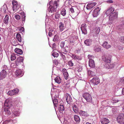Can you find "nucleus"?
Returning a JSON list of instances; mask_svg holds the SVG:
<instances>
[{
  "label": "nucleus",
  "instance_id": "nucleus-1",
  "mask_svg": "<svg viewBox=\"0 0 124 124\" xmlns=\"http://www.w3.org/2000/svg\"><path fill=\"white\" fill-rule=\"evenodd\" d=\"M11 106V104L8 100H6L4 106V111L6 114L9 115L11 114L10 109Z\"/></svg>",
  "mask_w": 124,
  "mask_h": 124
},
{
  "label": "nucleus",
  "instance_id": "nucleus-2",
  "mask_svg": "<svg viewBox=\"0 0 124 124\" xmlns=\"http://www.w3.org/2000/svg\"><path fill=\"white\" fill-rule=\"evenodd\" d=\"M83 97L87 102L91 103L92 102V99L91 94L88 93H84L82 95Z\"/></svg>",
  "mask_w": 124,
  "mask_h": 124
},
{
  "label": "nucleus",
  "instance_id": "nucleus-3",
  "mask_svg": "<svg viewBox=\"0 0 124 124\" xmlns=\"http://www.w3.org/2000/svg\"><path fill=\"white\" fill-rule=\"evenodd\" d=\"M12 4L13 5V10L16 11L19 8L20 6L18 5L17 2L16 1L13 0L12 2Z\"/></svg>",
  "mask_w": 124,
  "mask_h": 124
},
{
  "label": "nucleus",
  "instance_id": "nucleus-4",
  "mask_svg": "<svg viewBox=\"0 0 124 124\" xmlns=\"http://www.w3.org/2000/svg\"><path fill=\"white\" fill-rule=\"evenodd\" d=\"M91 82L95 85H97L100 83V80L97 77H95L90 80Z\"/></svg>",
  "mask_w": 124,
  "mask_h": 124
},
{
  "label": "nucleus",
  "instance_id": "nucleus-5",
  "mask_svg": "<svg viewBox=\"0 0 124 124\" xmlns=\"http://www.w3.org/2000/svg\"><path fill=\"white\" fill-rule=\"evenodd\" d=\"M117 13L116 12H114L110 14L109 16V20H113L116 19L117 17Z\"/></svg>",
  "mask_w": 124,
  "mask_h": 124
},
{
  "label": "nucleus",
  "instance_id": "nucleus-6",
  "mask_svg": "<svg viewBox=\"0 0 124 124\" xmlns=\"http://www.w3.org/2000/svg\"><path fill=\"white\" fill-rule=\"evenodd\" d=\"M87 25L85 24H82L81 26V29L83 33L85 34L87 33L86 27Z\"/></svg>",
  "mask_w": 124,
  "mask_h": 124
},
{
  "label": "nucleus",
  "instance_id": "nucleus-7",
  "mask_svg": "<svg viewBox=\"0 0 124 124\" xmlns=\"http://www.w3.org/2000/svg\"><path fill=\"white\" fill-rule=\"evenodd\" d=\"M60 1L58 0H56L54 1L53 2L52 1H51L49 3L51 5H53L55 8H57V7L59 5Z\"/></svg>",
  "mask_w": 124,
  "mask_h": 124
},
{
  "label": "nucleus",
  "instance_id": "nucleus-8",
  "mask_svg": "<svg viewBox=\"0 0 124 124\" xmlns=\"http://www.w3.org/2000/svg\"><path fill=\"white\" fill-rule=\"evenodd\" d=\"M61 52L60 53V54L64 59L65 58V55L66 54L67 50L64 48H62L61 50Z\"/></svg>",
  "mask_w": 124,
  "mask_h": 124
},
{
  "label": "nucleus",
  "instance_id": "nucleus-9",
  "mask_svg": "<svg viewBox=\"0 0 124 124\" xmlns=\"http://www.w3.org/2000/svg\"><path fill=\"white\" fill-rule=\"evenodd\" d=\"M23 75V71L20 69L16 70L15 72V75L16 76L18 77H21Z\"/></svg>",
  "mask_w": 124,
  "mask_h": 124
},
{
  "label": "nucleus",
  "instance_id": "nucleus-10",
  "mask_svg": "<svg viewBox=\"0 0 124 124\" xmlns=\"http://www.w3.org/2000/svg\"><path fill=\"white\" fill-rule=\"evenodd\" d=\"M7 72L5 70H3L0 72V79H2L5 78L6 76Z\"/></svg>",
  "mask_w": 124,
  "mask_h": 124
},
{
  "label": "nucleus",
  "instance_id": "nucleus-11",
  "mask_svg": "<svg viewBox=\"0 0 124 124\" xmlns=\"http://www.w3.org/2000/svg\"><path fill=\"white\" fill-rule=\"evenodd\" d=\"M124 115V114H122L117 117V120L118 123L122 124L124 120V118L123 117Z\"/></svg>",
  "mask_w": 124,
  "mask_h": 124
},
{
  "label": "nucleus",
  "instance_id": "nucleus-12",
  "mask_svg": "<svg viewBox=\"0 0 124 124\" xmlns=\"http://www.w3.org/2000/svg\"><path fill=\"white\" fill-rule=\"evenodd\" d=\"M114 10V8L112 7H111L108 9L105 13V14L107 15L108 16L111 13H113V12Z\"/></svg>",
  "mask_w": 124,
  "mask_h": 124
},
{
  "label": "nucleus",
  "instance_id": "nucleus-13",
  "mask_svg": "<svg viewBox=\"0 0 124 124\" xmlns=\"http://www.w3.org/2000/svg\"><path fill=\"white\" fill-rule=\"evenodd\" d=\"M100 10L99 8V7H97L94 9L93 14L94 17H96L98 15Z\"/></svg>",
  "mask_w": 124,
  "mask_h": 124
},
{
  "label": "nucleus",
  "instance_id": "nucleus-14",
  "mask_svg": "<svg viewBox=\"0 0 124 124\" xmlns=\"http://www.w3.org/2000/svg\"><path fill=\"white\" fill-rule=\"evenodd\" d=\"M96 3L95 2H91L88 3L86 8L87 9L89 10L92 8L93 7L96 5Z\"/></svg>",
  "mask_w": 124,
  "mask_h": 124
},
{
  "label": "nucleus",
  "instance_id": "nucleus-15",
  "mask_svg": "<svg viewBox=\"0 0 124 124\" xmlns=\"http://www.w3.org/2000/svg\"><path fill=\"white\" fill-rule=\"evenodd\" d=\"M66 100L68 104H70L71 102L72 101V100L70 95L67 93L66 94Z\"/></svg>",
  "mask_w": 124,
  "mask_h": 124
},
{
  "label": "nucleus",
  "instance_id": "nucleus-16",
  "mask_svg": "<svg viewBox=\"0 0 124 124\" xmlns=\"http://www.w3.org/2000/svg\"><path fill=\"white\" fill-rule=\"evenodd\" d=\"M73 110L74 112L76 113H78L79 111V109L78 107V105L77 104H74L72 106Z\"/></svg>",
  "mask_w": 124,
  "mask_h": 124
},
{
  "label": "nucleus",
  "instance_id": "nucleus-17",
  "mask_svg": "<svg viewBox=\"0 0 124 124\" xmlns=\"http://www.w3.org/2000/svg\"><path fill=\"white\" fill-rule=\"evenodd\" d=\"M102 46L104 48L107 49L110 48L111 47V45L107 41L104 42Z\"/></svg>",
  "mask_w": 124,
  "mask_h": 124
},
{
  "label": "nucleus",
  "instance_id": "nucleus-18",
  "mask_svg": "<svg viewBox=\"0 0 124 124\" xmlns=\"http://www.w3.org/2000/svg\"><path fill=\"white\" fill-rule=\"evenodd\" d=\"M23 61V58L22 57H18L16 61V64L17 66L19 65L21 62Z\"/></svg>",
  "mask_w": 124,
  "mask_h": 124
},
{
  "label": "nucleus",
  "instance_id": "nucleus-19",
  "mask_svg": "<svg viewBox=\"0 0 124 124\" xmlns=\"http://www.w3.org/2000/svg\"><path fill=\"white\" fill-rule=\"evenodd\" d=\"M62 72L65 78L67 80L68 79L69 77V75L66 70L65 69H62Z\"/></svg>",
  "mask_w": 124,
  "mask_h": 124
},
{
  "label": "nucleus",
  "instance_id": "nucleus-20",
  "mask_svg": "<svg viewBox=\"0 0 124 124\" xmlns=\"http://www.w3.org/2000/svg\"><path fill=\"white\" fill-rule=\"evenodd\" d=\"M108 56H105L103 57V59L104 61L106 62L107 63H109L110 62V58L111 56L109 55H108Z\"/></svg>",
  "mask_w": 124,
  "mask_h": 124
},
{
  "label": "nucleus",
  "instance_id": "nucleus-21",
  "mask_svg": "<svg viewBox=\"0 0 124 124\" xmlns=\"http://www.w3.org/2000/svg\"><path fill=\"white\" fill-rule=\"evenodd\" d=\"M56 8L52 5H50L48 9V11L51 13H53L56 11Z\"/></svg>",
  "mask_w": 124,
  "mask_h": 124
},
{
  "label": "nucleus",
  "instance_id": "nucleus-22",
  "mask_svg": "<svg viewBox=\"0 0 124 124\" xmlns=\"http://www.w3.org/2000/svg\"><path fill=\"white\" fill-rule=\"evenodd\" d=\"M69 41L70 42V43L74 45L75 42V37L73 35L70 36L69 37Z\"/></svg>",
  "mask_w": 124,
  "mask_h": 124
},
{
  "label": "nucleus",
  "instance_id": "nucleus-23",
  "mask_svg": "<svg viewBox=\"0 0 124 124\" xmlns=\"http://www.w3.org/2000/svg\"><path fill=\"white\" fill-rule=\"evenodd\" d=\"M64 85L66 88H69L71 85V82L70 80H68L66 82H65Z\"/></svg>",
  "mask_w": 124,
  "mask_h": 124
},
{
  "label": "nucleus",
  "instance_id": "nucleus-24",
  "mask_svg": "<svg viewBox=\"0 0 124 124\" xmlns=\"http://www.w3.org/2000/svg\"><path fill=\"white\" fill-rule=\"evenodd\" d=\"M89 66L91 68H93L95 67V63L94 60H89Z\"/></svg>",
  "mask_w": 124,
  "mask_h": 124
},
{
  "label": "nucleus",
  "instance_id": "nucleus-25",
  "mask_svg": "<svg viewBox=\"0 0 124 124\" xmlns=\"http://www.w3.org/2000/svg\"><path fill=\"white\" fill-rule=\"evenodd\" d=\"M92 42V40L91 39H87L85 41L84 43L87 46H89L91 45Z\"/></svg>",
  "mask_w": 124,
  "mask_h": 124
},
{
  "label": "nucleus",
  "instance_id": "nucleus-26",
  "mask_svg": "<svg viewBox=\"0 0 124 124\" xmlns=\"http://www.w3.org/2000/svg\"><path fill=\"white\" fill-rule=\"evenodd\" d=\"M15 51L16 53L19 54H22L23 53L22 50L20 49L16 48L15 49Z\"/></svg>",
  "mask_w": 124,
  "mask_h": 124
},
{
  "label": "nucleus",
  "instance_id": "nucleus-27",
  "mask_svg": "<svg viewBox=\"0 0 124 124\" xmlns=\"http://www.w3.org/2000/svg\"><path fill=\"white\" fill-rule=\"evenodd\" d=\"M75 121L77 123H79L80 121V119L79 116L77 115H75L74 116Z\"/></svg>",
  "mask_w": 124,
  "mask_h": 124
},
{
  "label": "nucleus",
  "instance_id": "nucleus-28",
  "mask_svg": "<svg viewBox=\"0 0 124 124\" xmlns=\"http://www.w3.org/2000/svg\"><path fill=\"white\" fill-rule=\"evenodd\" d=\"M109 121L108 119L104 118L102 119L101 123L102 124H107L109 122Z\"/></svg>",
  "mask_w": 124,
  "mask_h": 124
},
{
  "label": "nucleus",
  "instance_id": "nucleus-29",
  "mask_svg": "<svg viewBox=\"0 0 124 124\" xmlns=\"http://www.w3.org/2000/svg\"><path fill=\"white\" fill-rule=\"evenodd\" d=\"M106 67L108 69H112L114 67V65L113 64H111L110 62H109L106 64Z\"/></svg>",
  "mask_w": 124,
  "mask_h": 124
},
{
  "label": "nucleus",
  "instance_id": "nucleus-30",
  "mask_svg": "<svg viewBox=\"0 0 124 124\" xmlns=\"http://www.w3.org/2000/svg\"><path fill=\"white\" fill-rule=\"evenodd\" d=\"M79 113L80 115L86 116H88V114L87 112L82 110H80L79 112Z\"/></svg>",
  "mask_w": 124,
  "mask_h": 124
},
{
  "label": "nucleus",
  "instance_id": "nucleus-31",
  "mask_svg": "<svg viewBox=\"0 0 124 124\" xmlns=\"http://www.w3.org/2000/svg\"><path fill=\"white\" fill-rule=\"evenodd\" d=\"M9 19V16L8 15H6L4 19V22L6 24H7L8 22Z\"/></svg>",
  "mask_w": 124,
  "mask_h": 124
},
{
  "label": "nucleus",
  "instance_id": "nucleus-32",
  "mask_svg": "<svg viewBox=\"0 0 124 124\" xmlns=\"http://www.w3.org/2000/svg\"><path fill=\"white\" fill-rule=\"evenodd\" d=\"M66 11L64 8H63L61 11L60 14L63 16H65L66 15Z\"/></svg>",
  "mask_w": 124,
  "mask_h": 124
},
{
  "label": "nucleus",
  "instance_id": "nucleus-33",
  "mask_svg": "<svg viewBox=\"0 0 124 124\" xmlns=\"http://www.w3.org/2000/svg\"><path fill=\"white\" fill-rule=\"evenodd\" d=\"M59 24L60 31H63L64 29L63 23L62 22H60Z\"/></svg>",
  "mask_w": 124,
  "mask_h": 124
},
{
  "label": "nucleus",
  "instance_id": "nucleus-34",
  "mask_svg": "<svg viewBox=\"0 0 124 124\" xmlns=\"http://www.w3.org/2000/svg\"><path fill=\"white\" fill-rule=\"evenodd\" d=\"M16 38L17 40L19 42H21L22 41L21 37L20 34L18 33L16 35Z\"/></svg>",
  "mask_w": 124,
  "mask_h": 124
},
{
  "label": "nucleus",
  "instance_id": "nucleus-35",
  "mask_svg": "<svg viewBox=\"0 0 124 124\" xmlns=\"http://www.w3.org/2000/svg\"><path fill=\"white\" fill-rule=\"evenodd\" d=\"M20 14L22 15V23H23V22L24 23L25 22L26 16H25V14L23 12V11H22L20 12Z\"/></svg>",
  "mask_w": 124,
  "mask_h": 124
},
{
  "label": "nucleus",
  "instance_id": "nucleus-36",
  "mask_svg": "<svg viewBox=\"0 0 124 124\" xmlns=\"http://www.w3.org/2000/svg\"><path fill=\"white\" fill-rule=\"evenodd\" d=\"M55 82L58 84H60L61 82V80L60 77H57L55 79Z\"/></svg>",
  "mask_w": 124,
  "mask_h": 124
},
{
  "label": "nucleus",
  "instance_id": "nucleus-37",
  "mask_svg": "<svg viewBox=\"0 0 124 124\" xmlns=\"http://www.w3.org/2000/svg\"><path fill=\"white\" fill-rule=\"evenodd\" d=\"M56 32V31H55L54 30H50L49 31L48 33L49 36L50 37H51L53 35H54L55 34Z\"/></svg>",
  "mask_w": 124,
  "mask_h": 124
},
{
  "label": "nucleus",
  "instance_id": "nucleus-38",
  "mask_svg": "<svg viewBox=\"0 0 124 124\" xmlns=\"http://www.w3.org/2000/svg\"><path fill=\"white\" fill-rule=\"evenodd\" d=\"M52 55L54 57H57L59 56V54L56 52H54V50L52 52Z\"/></svg>",
  "mask_w": 124,
  "mask_h": 124
},
{
  "label": "nucleus",
  "instance_id": "nucleus-39",
  "mask_svg": "<svg viewBox=\"0 0 124 124\" xmlns=\"http://www.w3.org/2000/svg\"><path fill=\"white\" fill-rule=\"evenodd\" d=\"M16 55L17 54H12L11 55V61H13L15 60L16 58Z\"/></svg>",
  "mask_w": 124,
  "mask_h": 124
},
{
  "label": "nucleus",
  "instance_id": "nucleus-40",
  "mask_svg": "<svg viewBox=\"0 0 124 124\" xmlns=\"http://www.w3.org/2000/svg\"><path fill=\"white\" fill-rule=\"evenodd\" d=\"M112 101H113L112 102L116 103L119 101L120 100L117 98L114 97L112 98Z\"/></svg>",
  "mask_w": 124,
  "mask_h": 124
},
{
  "label": "nucleus",
  "instance_id": "nucleus-41",
  "mask_svg": "<svg viewBox=\"0 0 124 124\" xmlns=\"http://www.w3.org/2000/svg\"><path fill=\"white\" fill-rule=\"evenodd\" d=\"M53 102L54 105L56 107H57L58 103L57 100L56 99H54L53 100Z\"/></svg>",
  "mask_w": 124,
  "mask_h": 124
},
{
  "label": "nucleus",
  "instance_id": "nucleus-42",
  "mask_svg": "<svg viewBox=\"0 0 124 124\" xmlns=\"http://www.w3.org/2000/svg\"><path fill=\"white\" fill-rule=\"evenodd\" d=\"M12 91H13L14 94V95L17 94L19 92V90L18 89L16 88L13 90Z\"/></svg>",
  "mask_w": 124,
  "mask_h": 124
},
{
  "label": "nucleus",
  "instance_id": "nucleus-43",
  "mask_svg": "<svg viewBox=\"0 0 124 124\" xmlns=\"http://www.w3.org/2000/svg\"><path fill=\"white\" fill-rule=\"evenodd\" d=\"M13 92L12 90L9 91L8 92L7 94L8 95L11 96H12L14 95Z\"/></svg>",
  "mask_w": 124,
  "mask_h": 124
},
{
  "label": "nucleus",
  "instance_id": "nucleus-44",
  "mask_svg": "<svg viewBox=\"0 0 124 124\" xmlns=\"http://www.w3.org/2000/svg\"><path fill=\"white\" fill-rule=\"evenodd\" d=\"M71 57L73 59H78L79 58V57L78 56L73 54L72 55Z\"/></svg>",
  "mask_w": 124,
  "mask_h": 124
},
{
  "label": "nucleus",
  "instance_id": "nucleus-45",
  "mask_svg": "<svg viewBox=\"0 0 124 124\" xmlns=\"http://www.w3.org/2000/svg\"><path fill=\"white\" fill-rule=\"evenodd\" d=\"M58 39V37L56 34L54 35V38L53 39V41H55L57 40Z\"/></svg>",
  "mask_w": 124,
  "mask_h": 124
},
{
  "label": "nucleus",
  "instance_id": "nucleus-46",
  "mask_svg": "<svg viewBox=\"0 0 124 124\" xmlns=\"http://www.w3.org/2000/svg\"><path fill=\"white\" fill-rule=\"evenodd\" d=\"M94 51L96 52H99L101 51V48L100 47H97L95 49Z\"/></svg>",
  "mask_w": 124,
  "mask_h": 124
},
{
  "label": "nucleus",
  "instance_id": "nucleus-47",
  "mask_svg": "<svg viewBox=\"0 0 124 124\" xmlns=\"http://www.w3.org/2000/svg\"><path fill=\"white\" fill-rule=\"evenodd\" d=\"M13 114L15 116H18L19 115V114L17 111H14Z\"/></svg>",
  "mask_w": 124,
  "mask_h": 124
},
{
  "label": "nucleus",
  "instance_id": "nucleus-48",
  "mask_svg": "<svg viewBox=\"0 0 124 124\" xmlns=\"http://www.w3.org/2000/svg\"><path fill=\"white\" fill-rule=\"evenodd\" d=\"M59 108H60V110H61L62 111L64 110V108L63 105H60Z\"/></svg>",
  "mask_w": 124,
  "mask_h": 124
},
{
  "label": "nucleus",
  "instance_id": "nucleus-49",
  "mask_svg": "<svg viewBox=\"0 0 124 124\" xmlns=\"http://www.w3.org/2000/svg\"><path fill=\"white\" fill-rule=\"evenodd\" d=\"M60 14L57 13H56L55 15V18L56 19H58L60 17Z\"/></svg>",
  "mask_w": 124,
  "mask_h": 124
},
{
  "label": "nucleus",
  "instance_id": "nucleus-50",
  "mask_svg": "<svg viewBox=\"0 0 124 124\" xmlns=\"http://www.w3.org/2000/svg\"><path fill=\"white\" fill-rule=\"evenodd\" d=\"M88 59H89V60H93L92 59L94 58V56L90 54L88 55Z\"/></svg>",
  "mask_w": 124,
  "mask_h": 124
},
{
  "label": "nucleus",
  "instance_id": "nucleus-51",
  "mask_svg": "<svg viewBox=\"0 0 124 124\" xmlns=\"http://www.w3.org/2000/svg\"><path fill=\"white\" fill-rule=\"evenodd\" d=\"M19 31L21 32H24V28L23 27H21L19 28Z\"/></svg>",
  "mask_w": 124,
  "mask_h": 124
},
{
  "label": "nucleus",
  "instance_id": "nucleus-52",
  "mask_svg": "<svg viewBox=\"0 0 124 124\" xmlns=\"http://www.w3.org/2000/svg\"><path fill=\"white\" fill-rule=\"evenodd\" d=\"M120 41L121 43L124 44V36H122L120 38Z\"/></svg>",
  "mask_w": 124,
  "mask_h": 124
},
{
  "label": "nucleus",
  "instance_id": "nucleus-53",
  "mask_svg": "<svg viewBox=\"0 0 124 124\" xmlns=\"http://www.w3.org/2000/svg\"><path fill=\"white\" fill-rule=\"evenodd\" d=\"M53 62L54 63L55 65H57L58 63V62L57 60L56 59L54 60L53 61Z\"/></svg>",
  "mask_w": 124,
  "mask_h": 124
},
{
  "label": "nucleus",
  "instance_id": "nucleus-54",
  "mask_svg": "<svg viewBox=\"0 0 124 124\" xmlns=\"http://www.w3.org/2000/svg\"><path fill=\"white\" fill-rule=\"evenodd\" d=\"M15 18L17 20H19L20 19V16L18 15H16L15 16Z\"/></svg>",
  "mask_w": 124,
  "mask_h": 124
},
{
  "label": "nucleus",
  "instance_id": "nucleus-55",
  "mask_svg": "<svg viewBox=\"0 0 124 124\" xmlns=\"http://www.w3.org/2000/svg\"><path fill=\"white\" fill-rule=\"evenodd\" d=\"M69 65L71 66H73V63L71 61H69L68 62Z\"/></svg>",
  "mask_w": 124,
  "mask_h": 124
},
{
  "label": "nucleus",
  "instance_id": "nucleus-56",
  "mask_svg": "<svg viewBox=\"0 0 124 124\" xmlns=\"http://www.w3.org/2000/svg\"><path fill=\"white\" fill-rule=\"evenodd\" d=\"M16 65L14 63H12L11 65V67L12 68H16Z\"/></svg>",
  "mask_w": 124,
  "mask_h": 124
},
{
  "label": "nucleus",
  "instance_id": "nucleus-57",
  "mask_svg": "<svg viewBox=\"0 0 124 124\" xmlns=\"http://www.w3.org/2000/svg\"><path fill=\"white\" fill-rule=\"evenodd\" d=\"M64 42H62L60 43V46L62 48V47L64 46Z\"/></svg>",
  "mask_w": 124,
  "mask_h": 124
},
{
  "label": "nucleus",
  "instance_id": "nucleus-58",
  "mask_svg": "<svg viewBox=\"0 0 124 124\" xmlns=\"http://www.w3.org/2000/svg\"><path fill=\"white\" fill-rule=\"evenodd\" d=\"M3 70H7L8 69L7 67V65H4L3 67Z\"/></svg>",
  "mask_w": 124,
  "mask_h": 124
},
{
  "label": "nucleus",
  "instance_id": "nucleus-59",
  "mask_svg": "<svg viewBox=\"0 0 124 124\" xmlns=\"http://www.w3.org/2000/svg\"><path fill=\"white\" fill-rule=\"evenodd\" d=\"M119 27H120V29H124V24L119 25Z\"/></svg>",
  "mask_w": 124,
  "mask_h": 124
},
{
  "label": "nucleus",
  "instance_id": "nucleus-60",
  "mask_svg": "<svg viewBox=\"0 0 124 124\" xmlns=\"http://www.w3.org/2000/svg\"><path fill=\"white\" fill-rule=\"evenodd\" d=\"M11 121L15 123L16 122V118H13L11 119Z\"/></svg>",
  "mask_w": 124,
  "mask_h": 124
},
{
  "label": "nucleus",
  "instance_id": "nucleus-61",
  "mask_svg": "<svg viewBox=\"0 0 124 124\" xmlns=\"http://www.w3.org/2000/svg\"><path fill=\"white\" fill-rule=\"evenodd\" d=\"M70 11L72 13H74V9L73 8H70Z\"/></svg>",
  "mask_w": 124,
  "mask_h": 124
},
{
  "label": "nucleus",
  "instance_id": "nucleus-62",
  "mask_svg": "<svg viewBox=\"0 0 124 124\" xmlns=\"http://www.w3.org/2000/svg\"><path fill=\"white\" fill-rule=\"evenodd\" d=\"M118 49L119 50H123V47L119 46L118 47Z\"/></svg>",
  "mask_w": 124,
  "mask_h": 124
},
{
  "label": "nucleus",
  "instance_id": "nucleus-63",
  "mask_svg": "<svg viewBox=\"0 0 124 124\" xmlns=\"http://www.w3.org/2000/svg\"><path fill=\"white\" fill-rule=\"evenodd\" d=\"M107 2L108 3H113V1L112 0H108L107 1Z\"/></svg>",
  "mask_w": 124,
  "mask_h": 124
},
{
  "label": "nucleus",
  "instance_id": "nucleus-64",
  "mask_svg": "<svg viewBox=\"0 0 124 124\" xmlns=\"http://www.w3.org/2000/svg\"><path fill=\"white\" fill-rule=\"evenodd\" d=\"M92 73H93V72L91 71V70H89L88 71V73L89 74H91Z\"/></svg>",
  "mask_w": 124,
  "mask_h": 124
}]
</instances>
